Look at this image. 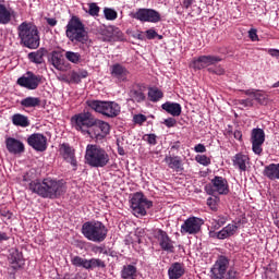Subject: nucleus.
<instances>
[{
    "instance_id": "1",
    "label": "nucleus",
    "mask_w": 279,
    "mask_h": 279,
    "mask_svg": "<svg viewBox=\"0 0 279 279\" xmlns=\"http://www.w3.org/2000/svg\"><path fill=\"white\" fill-rule=\"evenodd\" d=\"M72 128H75L77 132L85 138H92V141H104L110 133V124L102 120H97L90 112H81L74 114L71 118Z\"/></svg>"
},
{
    "instance_id": "2",
    "label": "nucleus",
    "mask_w": 279,
    "mask_h": 279,
    "mask_svg": "<svg viewBox=\"0 0 279 279\" xmlns=\"http://www.w3.org/2000/svg\"><path fill=\"white\" fill-rule=\"evenodd\" d=\"M28 189L44 199H56L66 191L64 181L51 178H46L41 182L39 180L32 181Z\"/></svg>"
},
{
    "instance_id": "3",
    "label": "nucleus",
    "mask_w": 279,
    "mask_h": 279,
    "mask_svg": "<svg viewBox=\"0 0 279 279\" xmlns=\"http://www.w3.org/2000/svg\"><path fill=\"white\" fill-rule=\"evenodd\" d=\"M81 232L92 243H104L108 236V228L99 220H89L83 223Z\"/></svg>"
},
{
    "instance_id": "4",
    "label": "nucleus",
    "mask_w": 279,
    "mask_h": 279,
    "mask_svg": "<svg viewBox=\"0 0 279 279\" xmlns=\"http://www.w3.org/2000/svg\"><path fill=\"white\" fill-rule=\"evenodd\" d=\"M85 162L95 169H101L110 162V155L100 146L88 144L85 151Z\"/></svg>"
},
{
    "instance_id": "5",
    "label": "nucleus",
    "mask_w": 279,
    "mask_h": 279,
    "mask_svg": "<svg viewBox=\"0 0 279 279\" xmlns=\"http://www.w3.org/2000/svg\"><path fill=\"white\" fill-rule=\"evenodd\" d=\"M65 36L71 43H82V45L88 43L86 27L84 26V23H82V20L75 15L69 20L65 26Z\"/></svg>"
},
{
    "instance_id": "6",
    "label": "nucleus",
    "mask_w": 279,
    "mask_h": 279,
    "mask_svg": "<svg viewBox=\"0 0 279 279\" xmlns=\"http://www.w3.org/2000/svg\"><path fill=\"white\" fill-rule=\"evenodd\" d=\"M17 32L24 47L28 49H38L40 47V36H38V28L35 25L23 22L17 27Z\"/></svg>"
},
{
    "instance_id": "7",
    "label": "nucleus",
    "mask_w": 279,
    "mask_h": 279,
    "mask_svg": "<svg viewBox=\"0 0 279 279\" xmlns=\"http://www.w3.org/2000/svg\"><path fill=\"white\" fill-rule=\"evenodd\" d=\"M86 106L108 119H114L121 114V106L116 101L86 100Z\"/></svg>"
},
{
    "instance_id": "8",
    "label": "nucleus",
    "mask_w": 279,
    "mask_h": 279,
    "mask_svg": "<svg viewBox=\"0 0 279 279\" xmlns=\"http://www.w3.org/2000/svg\"><path fill=\"white\" fill-rule=\"evenodd\" d=\"M154 203L145 197L143 192H136L131 198V208L135 217H145L147 209L151 208Z\"/></svg>"
},
{
    "instance_id": "9",
    "label": "nucleus",
    "mask_w": 279,
    "mask_h": 279,
    "mask_svg": "<svg viewBox=\"0 0 279 279\" xmlns=\"http://www.w3.org/2000/svg\"><path fill=\"white\" fill-rule=\"evenodd\" d=\"M205 191L207 195H228L230 185L226 178L216 175L210 180L209 184L205 185Z\"/></svg>"
},
{
    "instance_id": "10",
    "label": "nucleus",
    "mask_w": 279,
    "mask_h": 279,
    "mask_svg": "<svg viewBox=\"0 0 279 279\" xmlns=\"http://www.w3.org/2000/svg\"><path fill=\"white\" fill-rule=\"evenodd\" d=\"M230 269V258L225 255H219L210 268L211 279H223Z\"/></svg>"
},
{
    "instance_id": "11",
    "label": "nucleus",
    "mask_w": 279,
    "mask_h": 279,
    "mask_svg": "<svg viewBox=\"0 0 279 279\" xmlns=\"http://www.w3.org/2000/svg\"><path fill=\"white\" fill-rule=\"evenodd\" d=\"M129 16L141 23H160V13L154 9L141 8L136 12H131Z\"/></svg>"
},
{
    "instance_id": "12",
    "label": "nucleus",
    "mask_w": 279,
    "mask_h": 279,
    "mask_svg": "<svg viewBox=\"0 0 279 279\" xmlns=\"http://www.w3.org/2000/svg\"><path fill=\"white\" fill-rule=\"evenodd\" d=\"M153 236L159 243V247L162 252H167L168 254H173V252H175V242L171 240L167 231L162 229H155L153 231Z\"/></svg>"
},
{
    "instance_id": "13",
    "label": "nucleus",
    "mask_w": 279,
    "mask_h": 279,
    "mask_svg": "<svg viewBox=\"0 0 279 279\" xmlns=\"http://www.w3.org/2000/svg\"><path fill=\"white\" fill-rule=\"evenodd\" d=\"M71 264L74 267H83V269H87V271H90L93 269H106V262L101 260L100 258H82L81 256H73L71 258Z\"/></svg>"
},
{
    "instance_id": "14",
    "label": "nucleus",
    "mask_w": 279,
    "mask_h": 279,
    "mask_svg": "<svg viewBox=\"0 0 279 279\" xmlns=\"http://www.w3.org/2000/svg\"><path fill=\"white\" fill-rule=\"evenodd\" d=\"M202 226H204V219L195 216H191L184 220L181 225V234L195 235L202 232Z\"/></svg>"
},
{
    "instance_id": "15",
    "label": "nucleus",
    "mask_w": 279,
    "mask_h": 279,
    "mask_svg": "<svg viewBox=\"0 0 279 279\" xmlns=\"http://www.w3.org/2000/svg\"><path fill=\"white\" fill-rule=\"evenodd\" d=\"M41 82L43 76L36 75L34 72L29 71L17 78V85L22 88H26V90H36Z\"/></svg>"
},
{
    "instance_id": "16",
    "label": "nucleus",
    "mask_w": 279,
    "mask_h": 279,
    "mask_svg": "<svg viewBox=\"0 0 279 279\" xmlns=\"http://www.w3.org/2000/svg\"><path fill=\"white\" fill-rule=\"evenodd\" d=\"M223 58L219 56H201L198 58L193 59L192 61V68H194L196 71H202V69H207V66H213L219 62H221Z\"/></svg>"
},
{
    "instance_id": "17",
    "label": "nucleus",
    "mask_w": 279,
    "mask_h": 279,
    "mask_svg": "<svg viewBox=\"0 0 279 279\" xmlns=\"http://www.w3.org/2000/svg\"><path fill=\"white\" fill-rule=\"evenodd\" d=\"M59 151L65 160L73 167V171H77V158L75 157V148L71 147L68 143L61 144Z\"/></svg>"
},
{
    "instance_id": "18",
    "label": "nucleus",
    "mask_w": 279,
    "mask_h": 279,
    "mask_svg": "<svg viewBox=\"0 0 279 279\" xmlns=\"http://www.w3.org/2000/svg\"><path fill=\"white\" fill-rule=\"evenodd\" d=\"M239 226H241V221H232L220 231L216 232V239L223 241L226 239H230V236H234L235 233L239 232Z\"/></svg>"
},
{
    "instance_id": "19",
    "label": "nucleus",
    "mask_w": 279,
    "mask_h": 279,
    "mask_svg": "<svg viewBox=\"0 0 279 279\" xmlns=\"http://www.w3.org/2000/svg\"><path fill=\"white\" fill-rule=\"evenodd\" d=\"M146 99L145 87L140 84L133 85L129 90V101H132L133 104H143Z\"/></svg>"
},
{
    "instance_id": "20",
    "label": "nucleus",
    "mask_w": 279,
    "mask_h": 279,
    "mask_svg": "<svg viewBox=\"0 0 279 279\" xmlns=\"http://www.w3.org/2000/svg\"><path fill=\"white\" fill-rule=\"evenodd\" d=\"M9 264L11 265L12 269L15 271L21 269L23 265H25V258H23V253H21L16 248H11L10 254L8 257Z\"/></svg>"
},
{
    "instance_id": "21",
    "label": "nucleus",
    "mask_w": 279,
    "mask_h": 279,
    "mask_svg": "<svg viewBox=\"0 0 279 279\" xmlns=\"http://www.w3.org/2000/svg\"><path fill=\"white\" fill-rule=\"evenodd\" d=\"M111 75L116 77L119 82H128V76L130 75V71L126 66H123L120 63H116L110 68Z\"/></svg>"
},
{
    "instance_id": "22",
    "label": "nucleus",
    "mask_w": 279,
    "mask_h": 279,
    "mask_svg": "<svg viewBox=\"0 0 279 279\" xmlns=\"http://www.w3.org/2000/svg\"><path fill=\"white\" fill-rule=\"evenodd\" d=\"M186 274V268L183 263L174 262L168 269L169 279H180Z\"/></svg>"
},
{
    "instance_id": "23",
    "label": "nucleus",
    "mask_w": 279,
    "mask_h": 279,
    "mask_svg": "<svg viewBox=\"0 0 279 279\" xmlns=\"http://www.w3.org/2000/svg\"><path fill=\"white\" fill-rule=\"evenodd\" d=\"M163 162L169 167V169H172V171H184V165L182 163V157L180 156H171L167 155L163 159Z\"/></svg>"
},
{
    "instance_id": "24",
    "label": "nucleus",
    "mask_w": 279,
    "mask_h": 279,
    "mask_svg": "<svg viewBox=\"0 0 279 279\" xmlns=\"http://www.w3.org/2000/svg\"><path fill=\"white\" fill-rule=\"evenodd\" d=\"M233 167L239 171H247V165H250V156L243 153H238L232 158Z\"/></svg>"
},
{
    "instance_id": "25",
    "label": "nucleus",
    "mask_w": 279,
    "mask_h": 279,
    "mask_svg": "<svg viewBox=\"0 0 279 279\" xmlns=\"http://www.w3.org/2000/svg\"><path fill=\"white\" fill-rule=\"evenodd\" d=\"M243 93L244 95H247V97H253V99H255V101L260 106H265V104H267V94L260 89H246L243 90Z\"/></svg>"
},
{
    "instance_id": "26",
    "label": "nucleus",
    "mask_w": 279,
    "mask_h": 279,
    "mask_svg": "<svg viewBox=\"0 0 279 279\" xmlns=\"http://www.w3.org/2000/svg\"><path fill=\"white\" fill-rule=\"evenodd\" d=\"M161 108L172 117H180L182 114V106L178 102L167 101L161 105Z\"/></svg>"
},
{
    "instance_id": "27",
    "label": "nucleus",
    "mask_w": 279,
    "mask_h": 279,
    "mask_svg": "<svg viewBox=\"0 0 279 279\" xmlns=\"http://www.w3.org/2000/svg\"><path fill=\"white\" fill-rule=\"evenodd\" d=\"M263 175L268 180H279V163H270L266 166Z\"/></svg>"
},
{
    "instance_id": "28",
    "label": "nucleus",
    "mask_w": 279,
    "mask_h": 279,
    "mask_svg": "<svg viewBox=\"0 0 279 279\" xmlns=\"http://www.w3.org/2000/svg\"><path fill=\"white\" fill-rule=\"evenodd\" d=\"M138 269L136 266L129 264L124 265L120 271V276L122 279H136Z\"/></svg>"
},
{
    "instance_id": "29",
    "label": "nucleus",
    "mask_w": 279,
    "mask_h": 279,
    "mask_svg": "<svg viewBox=\"0 0 279 279\" xmlns=\"http://www.w3.org/2000/svg\"><path fill=\"white\" fill-rule=\"evenodd\" d=\"M45 56H47V49L39 48L37 51L28 53V60L34 64H43L45 62Z\"/></svg>"
},
{
    "instance_id": "30",
    "label": "nucleus",
    "mask_w": 279,
    "mask_h": 279,
    "mask_svg": "<svg viewBox=\"0 0 279 279\" xmlns=\"http://www.w3.org/2000/svg\"><path fill=\"white\" fill-rule=\"evenodd\" d=\"M7 149L9 154H23L25 151V145L21 141H7Z\"/></svg>"
},
{
    "instance_id": "31",
    "label": "nucleus",
    "mask_w": 279,
    "mask_h": 279,
    "mask_svg": "<svg viewBox=\"0 0 279 279\" xmlns=\"http://www.w3.org/2000/svg\"><path fill=\"white\" fill-rule=\"evenodd\" d=\"M11 121L16 128H29V118L27 116L15 113L12 116Z\"/></svg>"
},
{
    "instance_id": "32",
    "label": "nucleus",
    "mask_w": 279,
    "mask_h": 279,
    "mask_svg": "<svg viewBox=\"0 0 279 279\" xmlns=\"http://www.w3.org/2000/svg\"><path fill=\"white\" fill-rule=\"evenodd\" d=\"M50 62L57 71H64V64L62 63V54L59 51H52L50 56Z\"/></svg>"
},
{
    "instance_id": "33",
    "label": "nucleus",
    "mask_w": 279,
    "mask_h": 279,
    "mask_svg": "<svg viewBox=\"0 0 279 279\" xmlns=\"http://www.w3.org/2000/svg\"><path fill=\"white\" fill-rule=\"evenodd\" d=\"M22 108H38L41 104L40 98L28 96L21 100Z\"/></svg>"
},
{
    "instance_id": "34",
    "label": "nucleus",
    "mask_w": 279,
    "mask_h": 279,
    "mask_svg": "<svg viewBox=\"0 0 279 279\" xmlns=\"http://www.w3.org/2000/svg\"><path fill=\"white\" fill-rule=\"evenodd\" d=\"M12 14H14V11L8 10L5 5L0 4V23L2 25H8L12 21Z\"/></svg>"
},
{
    "instance_id": "35",
    "label": "nucleus",
    "mask_w": 279,
    "mask_h": 279,
    "mask_svg": "<svg viewBox=\"0 0 279 279\" xmlns=\"http://www.w3.org/2000/svg\"><path fill=\"white\" fill-rule=\"evenodd\" d=\"M227 222H228V216L216 215L211 219V228L213 230H219V228H222V226H226Z\"/></svg>"
},
{
    "instance_id": "36",
    "label": "nucleus",
    "mask_w": 279,
    "mask_h": 279,
    "mask_svg": "<svg viewBox=\"0 0 279 279\" xmlns=\"http://www.w3.org/2000/svg\"><path fill=\"white\" fill-rule=\"evenodd\" d=\"M162 97H165V94L158 87H150L148 89L149 101H153L154 104H156L157 101H160Z\"/></svg>"
},
{
    "instance_id": "37",
    "label": "nucleus",
    "mask_w": 279,
    "mask_h": 279,
    "mask_svg": "<svg viewBox=\"0 0 279 279\" xmlns=\"http://www.w3.org/2000/svg\"><path fill=\"white\" fill-rule=\"evenodd\" d=\"M225 136L229 140L235 138V141H241V138H243V133L239 130L233 131L232 126L228 125L225 130Z\"/></svg>"
},
{
    "instance_id": "38",
    "label": "nucleus",
    "mask_w": 279,
    "mask_h": 279,
    "mask_svg": "<svg viewBox=\"0 0 279 279\" xmlns=\"http://www.w3.org/2000/svg\"><path fill=\"white\" fill-rule=\"evenodd\" d=\"M100 35H101V40L104 43H110L114 36V32H113L112 27H104L100 31Z\"/></svg>"
},
{
    "instance_id": "39",
    "label": "nucleus",
    "mask_w": 279,
    "mask_h": 279,
    "mask_svg": "<svg viewBox=\"0 0 279 279\" xmlns=\"http://www.w3.org/2000/svg\"><path fill=\"white\" fill-rule=\"evenodd\" d=\"M28 145L36 151L47 150V141H28Z\"/></svg>"
},
{
    "instance_id": "40",
    "label": "nucleus",
    "mask_w": 279,
    "mask_h": 279,
    "mask_svg": "<svg viewBox=\"0 0 279 279\" xmlns=\"http://www.w3.org/2000/svg\"><path fill=\"white\" fill-rule=\"evenodd\" d=\"M65 58L66 60H69V62H72V64H80V60H82V54H80V52L66 51Z\"/></svg>"
},
{
    "instance_id": "41",
    "label": "nucleus",
    "mask_w": 279,
    "mask_h": 279,
    "mask_svg": "<svg viewBox=\"0 0 279 279\" xmlns=\"http://www.w3.org/2000/svg\"><path fill=\"white\" fill-rule=\"evenodd\" d=\"M251 141H265V131L263 129H253L251 132Z\"/></svg>"
},
{
    "instance_id": "42",
    "label": "nucleus",
    "mask_w": 279,
    "mask_h": 279,
    "mask_svg": "<svg viewBox=\"0 0 279 279\" xmlns=\"http://www.w3.org/2000/svg\"><path fill=\"white\" fill-rule=\"evenodd\" d=\"M263 143L265 142L264 141L252 142V149L257 156H260V154H263Z\"/></svg>"
},
{
    "instance_id": "43",
    "label": "nucleus",
    "mask_w": 279,
    "mask_h": 279,
    "mask_svg": "<svg viewBox=\"0 0 279 279\" xmlns=\"http://www.w3.org/2000/svg\"><path fill=\"white\" fill-rule=\"evenodd\" d=\"M147 40H154V38H158V40H162V35H159L158 32L154 28H149L145 32Z\"/></svg>"
},
{
    "instance_id": "44",
    "label": "nucleus",
    "mask_w": 279,
    "mask_h": 279,
    "mask_svg": "<svg viewBox=\"0 0 279 279\" xmlns=\"http://www.w3.org/2000/svg\"><path fill=\"white\" fill-rule=\"evenodd\" d=\"M104 14L107 21H116L118 13L113 9L106 8Z\"/></svg>"
},
{
    "instance_id": "45",
    "label": "nucleus",
    "mask_w": 279,
    "mask_h": 279,
    "mask_svg": "<svg viewBox=\"0 0 279 279\" xmlns=\"http://www.w3.org/2000/svg\"><path fill=\"white\" fill-rule=\"evenodd\" d=\"M218 204H219V198H217V197L207 198V206L210 208V210L217 211Z\"/></svg>"
},
{
    "instance_id": "46",
    "label": "nucleus",
    "mask_w": 279,
    "mask_h": 279,
    "mask_svg": "<svg viewBox=\"0 0 279 279\" xmlns=\"http://www.w3.org/2000/svg\"><path fill=\"white\" fill-rule=\"evenodd\" d=\"M196 162L203 165V167H208V165H210V158H208L206 155H198L196 156Z\"/></svg>"
},
{
    "instance_id": "47",
    "label": "nucleus",
    "mask_w": 279,
    "mask_h": 279,
    "mask_svg": "<svg viewBox=\"0 0 279 279\" xmlns=\"http://www.w3.org/2000/svg\"><path fill=\"white\" fill-rule=\"evenodd\" d=\"M208 73H213L214 75H225L226 74V70L221 66H215V68H208Z\"/></svg>"
},
{
    "instance_id": "48",
    "label": "nucleus",
    "mask_w": 279,
    "mask_h": 279,
    "mask_svg": "<svg viewBox=\"0 0 279 279\" xmlns=\"http://www.w3.org/2000/svg\"><path fill=\"white\" fill-rule=\"evenodd\" d=\"M238 104H240V106H243V108H252V106H254V99L253 98L240 99L238 100Z\"/></svg>"
},
{
    "instance_id": "49",
    "label": "nucleus",
    "mask_w": 279,
    "mask_h": 279,
    "mask_svg": "<svg viewBox=\"0 0 279 279\" xmlns=\"http://www.w3.org/2000/svg\"><path fill=\"white\" fill-rule=\"evenodd\" d=\"M239 278H241V275L239 271H236V269L230 268L229 270H227V279H239Z\"/></svg>"
},
{
    "instance_id": "50",
    "label": "nucleus",
    "mask_w": 279,
    "mask_h": 279,
    "mask_svg": "<svg viewBox=\"0 0 279 279\" xmlns=\"http://www.w3.org/2000/svg\"><path fill=\"white\" fill-rule=\"evenodd\" d=\"M88 14H90V16H99V7L97 3H89Z\"/></svg>"
},
{
    "instance_id": "51",
    "label": "nucleus",
    "mask_w": 279,
    "mask_h": 279,
    "mask_svg": "<svg viewBox=\"0 0 279 279\" xmlns=\"http://www.w3.org/2000/svg\"><path fill=\"white\" fill-rule=\"evenodd\" d=\"M133 121L134 123H137L138 125H143V123H145V121H147V116L140 113V114H135L133 117Z\"/></svg>"
},
{
    "instance_id": "52",
    "label": "nucleus",
    "mask_w": 279,
    "mask_h": 279,
    "mask_svg": "<svg viewBox=\"0 0 279 279\" xmlns=\"http://www.w3.org/2000/svg\"><path fill=\"white\" fill-rule=\"evenodd\" d=\"M248 38L252 40V43L258 41V31L256 28H251L248 31Z\"/></svg>"
},
{
    "instance_id": "53",
    "label": "nucleus",
    "mask_w": 279,
    "mask_h": 279,
    "mask_svg": "<svg viewBox=\"0 0 279 279\" xmlns=\"http://www.w3.org/2000/svg\"><path fill=\"white\" fill-rule=\"evenodd\" d=\"M27 141H47V137L40 133H34L27 138Z\"/></svg>"
},
{
    "instance_id": "54",
    "label": "nucleus",
    "mask_w": 279,
    "mask_h": 279,
    "mask_svg": "<svg viewBox=\"0 0 279 279\" xmlns=\"http://www.w3.org/2000/svg\"><path fill=\"white\" fill-rule=\"evenodd\" d=\"M175 123H178V121H175L174 118L163 120V125H166V128H175Z\"/></svg>"
},
{
    "instance_id": "55",
    "label": "nucleus",
    "mask_w": 279,
    "mask_h": 279,
    "mask_svg": "<svg viewBox=\"0 0 279 279\" xmlns=\"http://www.w3.org/2000/svg\"><path fill=\"white\" fill-rule=\"evenodd\" d=\"M93 252H95L96 254H105L106 256H108V250H106L105 245L95 246Z\"/></svg>"
},
{
    "instance_id": "56",
    "label": "nucleus",
    "mask_w": 279,
    "mask_h": 279,
    "mask_svg": "<svg viewBox=\"0 0 279 279\" xmlns=\"http://www.w3.org/2000/svg\"><path fill=\"white\" fill-rule=\"evenodd\" d=\"M70 82H73L74 84H80V82H82L80 78V74L75 71L71 72Z\"/></svg>"
},
{
    "instance_id": "57",
    "label": "nucleus",
    "mask_w": 279,
    "mask_h": 279,
    "mask_svg": "<svg viewBox=\"0 0 279 279\" xmlns=\"http://www.w3.org/2000/svg\"><path fill=\"white\" fill-rule=\"evenodd\" d=\"M57 80L59 82H65V84H71V80L69 78V76L66 74L57 75Z\"/></svg>"
},
{
    "instance_id": "58",
    "label": "nucleus",
    "mask_w": 279,
    "mask_h": 279,
    "mask_svg": "<svg viewBox=\"0 0 279 279\" xmlns=\"http://www.w3.org/2000/svg\"><path fill=\"white\" fill-rule=\"evenodd\" d=\"M193 3H195V0H183L182 8H184L185 10H189V8L193 5Z\"/></svg>"
},
{
    "instance_id": "59",
    "label": "nucleus",
    "mask_w": 279,
    "mask_h": 279,
    "mask_svg": "<svg viewBox=\"0 0 279 279\" xmlns=\"http://www.w3.org/2000/svg\"><path fill=\"white\" fill-rule=\"evenodd\" d=\"M196 154H204L206 151V146L204 144H198L194 147Z\"/></svg>"
},
{
    "instance_id": "60",
    "label": "nucleus",
    "mask_w": 279,
    "mask_h": 279,
    "mask_svg": "<svg viewBox=\"0 0 279 279\" xmlns=\"http://www.w3.org/2000/svg\"><path fill=\"white\" fill-rule=\"evenodd\" d=\"M46 21L50 25V27H56V25H58V20H56V17H48L46 19Z\"/></svg>"
},
{
    "instance_id": "61",
    "label": "nucleus",
    "mask_w": 279,
    "mask_h": 279,
    "mask_svg": "<svg viewBox=\"0 0 279 279\" xmlns=\"http://www.w3.org/2000/svg\"><path fill=\"white\" fill-rule=\"evenodd\" d=\"M268 53L272 58H279V50L278 49L270 48V49H268Z\"/></svg>"
},
{
    "instance_id": "62",
    "label": "nucleus",
    "mask_w": 279,
    "mask_h": 279,
    "mask_svg": "<svg viewBox=\"0 0 279 279\" xmlns=\"http://www.w3.org/2000/svg\"><path fill=\"white\" fill-rule=\"evenodd\" d=\"M77 73H78V77L81 81L86 80V77H88V71H86V70H81Z\"/></svg>"
},
{
    "instance_id": "63",
    "label": "nucleus",
    "mask_w": 279,
    "mask_h": 279,
    "mask_svg": "<svg viewBox=\"0 0 279 279\" xmlns=\"http://www.w3.org/2000/svg\"><path fill=\"white\" fill-rule=\"evenodd\" d=\"M143 141H156V134H146L143 136Z\"/></svg>"
},
{
    "instance_id": "64",
    "label": "nucleus",
    "mask_w": 279,
    "mask_h": 279,
    "mask_svg": "<svg viewBox=\"0 0 279 279\" xmlns=\"http://www.w3.org/2000/svg\"><path fill=\"white\" fill-rule=\"evenodd\" d=\"M10 236H8V233L0 231V241H8Z\"/></svg>"
}]
</instances>
